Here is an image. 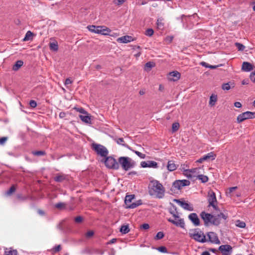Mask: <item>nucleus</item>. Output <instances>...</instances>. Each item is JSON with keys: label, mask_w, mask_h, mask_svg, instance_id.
Here are the masks:
<instances>
[{"label": "nucleus", "mask_w": 255, "mask_h": 255, "mask_svg": "<svg viewBox=\"0 0 255 255\" xmlns=\"http://www.w3.org/2000/svg\"><path fill=\"white\" fill-rule=\"evenodd\" d=\"M148 193L150 195L155 196L157 198H163L165 194V188L157 180H152L149 182L148 186Z\"/></svg>", "instance_id": "f257e3e1"}, {"label": "nucleus", "mask_w": 255, "mask_h": 255, "mask_svg": "<svg viewBox=\"0 0 255 255\" xmlns=\"http://www.w3.org/2000/svg\"><path fill=\"white\" fill-rule=\"evenodd\" d=\"M169 213L173 216L175 219L178 220L175 221L171 218L167 219V221L170 223H171L173 225L177 227H180L181 228H185V223L183 219L180 218L179 214L177 211V207L176 206L172 204V207L169 209Z\"/></svg>", "instance_id": "f03ea898"}, {"label": "nucleus", "mask_w": 255, "mask_h": 255, "mask_svg": "<svg viewBox=\"0 0 255 255\" xmlns=\"http://www.w3.org/2000/svg\"><path fill=\"white\" fill-rule=\"evenodd\" d=\"M189 236L191 239L199 243H204L208 242L205 235L204 234L203 232L199 228L190 230L189 233Z\"/></svg>", "instance_id": "7ed1b4c3"}, {"label": "nucleus", "mask_w": 255, "mask_h": 255, "mask_svg": "<svg viewBox=\"0 0 255 255\" xmlns=\"http://www.w3.org/2000/svg\"><path fill=\"white\" fill-rule=\"evenodd\" d=\"M118 163L121 165L122 168L128 171L135 165V162L128 157L121 156L118 158Z\"/></svg>", "instance_id": "20e7f679"}, {"label": "nucleus", "mask_w": 255, "mask_h": 255, "mask_svg": "<svg viewBox=\"0 0 255 255\" xmlns=\"http://www.w3.org/2000/svg\"><path fill=\"white\" fill-rule=\"evenodd\" d=\"M135 198L134 194L127 195L125 199V203L126 208L133 209L142 204L141 200H139L136 202H132V200Z\"/></svg>", "instance_id": "39448f33"}, {"label": "nucleus", "mask_w": 255, "mask_h": 255, "mask_svg": "<svg viewBox=\"0 0 255 255\" xmlns=\"http://www.w3.org/2000/svg\"><path fill=\"white\" fill-rule=\"evenodd\" d=\"M89 30L93 32L101 34L102 35H110L111 30L105 26L89 25L88 26Z\"/></svg>", "instance_id": "423d86ee"}, {"label": "nucleus", "mask_w": 255, "mask_h": 255, "mask_svg": "<svg viewBox=\"0 0 255 255\" xmlns=\"http://www.w3.org/2000/svg\"><path fill=\"white\" fill-rule=\"evenodd\" d=\"M92 148L98 155L102 157H107L108 154V150L103 145L93 143L92 144Z\"/></svg>", "instance_id": "0eeeda50"}, {"label": "nucleus", "mask_w": 255, "mask_h": 255, "mask_svg": "<svg viewBox=\"0 0 255 255\" xmlns=\"http://www.w3.org/2000/svg\"><path fill=\"white\" fill-rule=\"evenodd\" d=\"M208 202L209 203L208 207L212 206L215 210L220 211V209L217 205V200L216 194L213 191H210L208 193Z\"/></svg>", "instance_id": "6e6552de"}, {"label": "nucleus", "mask_w": 255, "mask_h": 255, "mask_svg": "<svg viewBox=\"0 0 255 255\" xmlns=\"http://www.w3.org/2000/svg\"><path fill=\"white\" fill-rule=\"evenodd\" d=\"M105 165L109 169L117 170L119 168V163L115 158L112 156L106 157L105 161Z\"/></svg>", "instance_id": "1a4fd4ad"}, {"label": "nucleus", "mask_w": 255, "mask_h": 255, "mask_svg": "<svg viewBox=\"0 0 255 255\" xmlns=\"http://www.w3.org/2000/svg\"><path fill=\"white\" fill-rule=\"evenodd\" d=\"M255 118V112L247 111L240 114L237 119V122L241 123L247 119Z\"/></svg>", "instance_id": "9d476101"}, {"label": "nucleus", "mask_w": 255, "mask_h": 255, "mask_svg": "<svg viewBox=\"0 0 255 255\" xmlns=\"http://www.w3.org/2000/svg\"><path fill=\"white\" fill-rule=\"evenodd\" d=\"M200 168H195L191 169H186L184 171V175L188 178L193 179L195 177L197 178L199 175Z\"/></svg>", "instance_id": "9b49d317"}, {"label": "nucleus", "mask_w": 255, "mask_h": 255, "mask_svg": "<svg viewBox=\"0 0 255 255\" xmlns=\"http://www.w3.org/2000/svg\"><path fill=\"white\" fill-rule=\"evenodd\" d=\"M190 182L187 180H178L175 181L173 183V187L178 190L181 189L183 187L188 186Z\"/></svg>", "instance_id": "f8f14e48"}, {"label": "nucleus", "mask_w": 255, "mask_h": 255, "mask_svg": "<svg viewBox=\"0 0 255 255\" xmlns=\"http://www.w3.org/2000/svg\"><path fill=\"white\" fill-rule=\"evenodd\" d=\"M200 217L204 221L205 226H208L210 223L211 224L213 215L210 213H207L205 211H203L200 214Z\"/></svg>", "instance_id": "ddd939ff"}, {"label": "nucleus", "mask_w": 255, "mask_h": 255, "mask_svg": "<svg viewBox=\"0 0 255 255\" xmlns=\"http://www.w3.org/2000/svg\"><path fill=\"white\" fill-rule=\"evenodd\" d=\"M219 250L222 255H231L232 253V247L229 245H221L219 247Z\"/></svg>", "instance_id": "4468645a"}, {"label": "nucleus", "mask_w": 255, "mask_h": 255, "mask_svg": "<svg viewBox=\"0 0 255 255\" xmlns=\"http://www.w3.org/2000/svg\"><path fill=\"white\" fill-rule=\"evenodd\" d=\"M207 236L209 239V240H208V241H209L212 243H214L216 244H220V241L216 233L213 232H210L207 233Z\"/></svg>", "instance_id": "2eb2a0df"}, {"label": "nucleus", "mask_w": 255, "mask_h": 255, "mask_svg": "<svg viewBox=\"0 0 255 255\" xmlns=\"http://www.w3.org/2000/svg\"><path fill=\"white\" fill-rule=\"evenodd\" d=\"M140 165L143 168L145 167H152L154 168H157L158 167V164L157 162L154 161H142L140 163Z\"/></svg>", "instance_id": "dca6fc26"}, {"label": "nucleus", "mask_w": 255, "mask_h": 255, "mask_svg": "<svg viewBox=\"0 0 255 255\" xmlns=\"http://www.w3.org/2000/svg\"><path fill=\"white\" fill-rule=\"evenodd\" d=\"M188 218L195 226H197L200 225V220L197 214L194 213H191L189 215Z\"/></svg>", "instance_id": "f3484780"}, {"label": "nucleus", "mask_w": 255, "mask_h": 255, "mask_svg": "<svg viewBox=\"0 0 255 255\" xmlns=\"http://www.w3.org/2000/svg\"><path fill=\"white\" fill-rule=\"evenodd\" d=\"M180 73L175 71L169 73L168 78L170 81H176L180 79Z\"/></svg>", "instance_id": "a211bd4d"}, {"label": "nucleus", "mask_w": 255, "mask_h": 255, "mask_svg": "<svg viewBox=\"0 0 255 255\" xmlns=\"http://www.w3.org/2000/svg\"><path fill=\"white\" fill-rule=\"evenodd\" d=\"M254 66L250 63L244 62L242 64V70L244 71L249 72L253 70Z\"/></svg>", "instance_id": "6ab92c4d"}, {"label": "nucleus", "mask_w": 255, "mask_h": 255, "mask_svg": "<svg viewBox=\"0 0 255 255\" xmlns=\"http://www.w3.org/2000/svg\"><path fill=\"white\" fill-rule=\"evenodd\" d=\"M175 201H176L177 203H178L180 206L184 208V209H186L188 211H193V208L190 206V205L187 203H186L185 202L180 201L179 200H175Z\"/></svg>", "instance_id": "aec40b11"}, {"label": "nucleus", "mask_w": 255, "mask_h": 255, "mask_svg": "<svg viewBox=\"0 0 255 255\" xmlns=\"http://www.w3.org/2000/svg\"><path fill=\"white\" fill-rule=\"evenodd\" d=\"M117 41L121 43H127L133 41V38L130 36L126 35L118 38Z\"/></svg>", "instance_id": "412c9836"}, {"label": "nucleus", "mask_w": 255, "mask_h": 255, "mask_svg": "<svg viewBox=\"0 0 255 255\" xmlns=\"http://www.w3.org/2000/svg\"><path fill=\"white\" fill-rule=\"evenodd\" d=\"M79 118L83 122L86 124L91 123V116L88 113L87 114L79 115Z\"/></svg>", "instance_id": "4be33fe9"}, {"label": "nucleus", "mask_w": 255, "mask_h": 255, "mask_svg": "<svg viewBox=\"0 0 255 255\" xmlns=\"http://www.w3.org/2000/svg\"><path fill=\"white\" fill-rule=\"evenodd\" d=\"M67 178V176L63 174H57L54 177V180L55 181L57 182H61L64 180H66Z\"/></svg>", "instance_id": "5701e85b"}, {"label": "nucleus", "mask_w": 255, "mask_h": 255, "mask_svg": "<svg viewBox=\"0 0 255 255\" xmlns=\"http://www.w3.org/2000/svg\"><path fill=\"white\" fill-rule=\"evenodd\" d=\"M17 251L16 250H14L11 248H5L4 249V255H17Z\"/></svg>", "instance_id": "b1692460"}, {"label": "nucleus", "mask_w": 255, "mask_h": 255, "mask_svg": "<svg viewBox=\"0 0 255 255\" xmlns=\"http://www.w3.org/2000/svg\"><path fill=\"white\" fill-rule=\"evenodd\" d=\"M177 166L173 161H169L167 165V169L170 171H172L177 169Z\"/></svg>", "instance_id": "393cba45"}, {"label": "nucleus", "mask_w": 255, "mask_h": 255, "mask_svg": "<svg viewBox=\"0 0 255 255\" xmlns=\"http://www.w3.org/2000/svg\"><path fill=\"white\" fill-rule=\"evenodd\" d=\"M216 157V154L214 153V152H211L208 153V154L204 155L202 157V159H205V160H214L215 159Z\"/></svg>", "instance_id": "a878e982"}, {"label": "nucleus", "mask_w": 255, "mask_h": 255, "mask_svg": "<svg viewBox=\"0 0 255 255\" xmlns=\"http://www.w3.org/2000/svg\"><path fill=\"white\" fill-rule=\"evenodd\" d=\"M23 62L22 60H18L13 65L12 70L14 71L18 70V69L23 65Z\"/></svg>", "instance_id": "bb28decb"}, {"label": "nucleus", "mask_w": 255, "mask_h": 255, "mask_svg": "<svg viewBox=\"0 0 255 255\" xmlns=\"http://www.w3.org/2000/svg\"><path fill=\"white\" fill-rule=\"evenodd\" d=\"M217 101V96L216 95L212 94L210 97L209 105L211 107L215 106L216 102Z\"/></svg>", "instance_id": "cd10ccee"}, {"label": "nucleus", "mask_w": 255, "mask_h": 255, "mask_svg": "<svg viewBox=\"0 0 255 255\" xmlns=\"http://www.w3.org/2000/svg\"><path fill=\"white\" fill-rule=\"evenodd\" d=\"M200 64L203 67H205L206 68H210L212 69H216L218 67H219V66L222 65L221 64H220L219 65H211L204 61H202V62H200Z\"/></svg>", "instance_id": "c85d7f7f"}, {"label": "nucleus", "mask_w": 255, "mask_h": 255, "mask_svg": "<svg viewBox=\"0 0 255 255\" xmlns=\"http://www.w3.org/2000/svg\"><path fill=\"white\" fill-rule=\"evenodd\" d=\"M221 223V219L219 216L217 215H213V217L212 219L211 224L215 226H218Z\"/></svg>", "instance_id": "c756f323"}, {"label": "nucleus", "mask_w": 255, "mask_h": 255, "mask_svg": "<svg viewBox=\"0 0 255 255\" xmlns=\"http://www.w3.org/2000/svg\"><path fill=\"white\" fill-rule=\"evenodd\" d=\"M155 66V63L153 62H148L144 66V70L146 71H150L152 68Z\"/></svg>", "instance_id": "7c9ffc66"}, {"label": "nucleus", "mask_w": 255, "mask_h": 255, "mask_svg": "<svg viewBox=\"0 0 255 255\" xmlns=\"http://www.w3.org/2000/svg\"><path fill=\"white\" fill-rule=\"evenodd\" d=\"M49 48L51 50L57 51L58 49V45L57 41L50 42Z\"/></svg>", "instance_id": "2f4dec72"}, {"label": "nucleus", "mask_w": 255, "mask_h": 255, "mask_svg": "<svg viewBox=\"0 0 255 255\" xmlns=\"http://www.w3.org/2000/svg\"><path fill=\"white\" fill-rule=\"evenodd\" d=\"M120 232L123 234H126L129 232V226L128 225H122L120 229Z\"/></svg>", "instance_id": "473e14b6"}, {"label": "nucleus", "mask_w": 255, "mask_h": 255, "mask_svg": "<svg viewBox=\"0 0 255 255\" xmlns=\"http://www.w3.org/2000/svg\"><path fill=\"white\" fill-rule=\"evenodd\" d=\"M163 18L162 17L158 18L157 20V26L159 29H163L164 28Z\"/></svg>", "instance_id": "72a5a7b5"}, {"label": "nucleus", "mask_w": 255, "mask_h": 255, "mask_svg": "<svg viewBox=\"0 0 255 255\" xmlns=\"http://www.w3.org/2000/svg\"><path fill=\"white\" fill-rule=\"evenodd\" d=\"M31 153L36 156H44L46 154V153L44 150H39V151H32L31 152Z\"/></svg>", "instance_id": "f704fd0d"}, {"label": "nucleus", "mask_w": 255, "mask_h": 255, "mask_svg": "<svg viewBox=\"0 0 255 255\" xmlns=\"http://www.w3.org/2000/svg\"><path fill=\"white\" fill-rule=\"evenodd\" d=\"M197 178L200 180L201 182L204 183L207 182L209 180L208 176L202 174H199Z\"/></svg>", "instance_id": "c9c22d12"}, {"label": "nucleus", "mask_w": 255, "mask_h": 255, "mask_svg": "<svg viewBox=\"0 0 255 255\" xmlns=\"http://www.w3.org/2000/svg\"><path fill=\"white\" fill-rule=\"evenodd\" d=\"M16 190V187H15V185H12L10 188H9V189L8 190H7L5 194L7 196H10L11 195L13 192H14Z\"/></svg>", "instance_id": "e433bc0d"}, {"label": "nucleus", "mask_w": 255, "mask_h": 255, "mask_svg": "<svg viewBox=\"0 0 255 255\" xmlns=\"http://www.w3.org/2000/svg\"><path fill=\"white\" fill-rule=\"evenodd\" d=\"M33 36V33L30 31H28L25 35V37L23 39V41H28L30 39H32Z\"/></svg>", "instance_id": "4c0bfd02"}, {"label": "nucleus", "mask_w": 255, "mask_h": 255, "mask_svg": "<svg viewBox=\"0 0 255 255\" xmlns=\"http://www.w3.org/2000/svg\"><path fill=\"white\" fill-rule=\"evenodd\" d=\"M236 225L239 228H244L246 227V223L244 221L238 220L236 222Z\"/></svg>", "instance_id": "58836bf2"}, {"label": "nucleus", "mask_w": 255, "mask_h": 255, "mask_svg": "<svg viewBox=\"0 0 255 255\" xmlns=\"http://www.w3.org/2000/svg\"><path fill=\"white\" fill-rule=\"evenodd\" d=\"M235 45L239 51H243L245 48V46L243 44L239 42H236Z\"/></svg>", "instance_id": "ea45409f"}, {"label": "nucleus", "mask_w": 255, "mask_h": 255, "mask_svg": "<svg viewBox=\"0 0 255 255\" xmlns=\"http://www.w3.org/2000/svg\"><path fill=\"white\" fill-rule=\"evenodd\" d=\"M55 208L59 210L65 209L66 204L64 203L59 202L55 205Z\"/></svg>", "instance_id": "a19ab883"}, {"label": "nucleus", "mask_w": 255, "mask_h": 255, "mask_svg": "<svg viewBox=\"0 0 255 255\" xmlns=\"http://www.w3.org/2000/svg\"><path fill=\"white\" fill-rule=\"evenodd\" d=\"M179 128V124L178 123H174L172 125V130L173 132L177 131Z\"/></svg>", "instance_id": "79ce46f5"}, {"label": "nucleus", "mask_w": 255, "mask_h": 255, "mask_svg": "<svg viewBox=\"0 0 255 255\" xmlns=\"http://www.w3.org/2000/svg\"><path fill=\"white\" fill-rule=\"evenodd\" d=\"M164 236V234L162 232H159L157 233L156 235L154 237V239L158 240L162 239Z\"/></svg>", "instance_id": "37998d69"}, {"label": "nucleus", "mask_w": 255, "mask_h": 255, "mask_svg": "<svg viewBox=\"0 0 255 255\" xmlns=\"http://www.w3.org/2000/svg\"><path fill=\"white\" fill-rule=\"evenodd\" d=\"M73 109L76 110L77 112H79L80 113L83 114H87V112L86 111L84 108H77L75 107Z\"/></svg>", "instance_id": "c03bdc74"}, {"label": "nucleus", "mask_w": 255, "mask_h": 255, "mask_svg": "<svg viewBox=\"0 0 255 255\" xmlns=\"http://www.w3.org/2000/svg\"><path fill=\"white\" fill-rule=\"evenodd\" d=\"M133 152H134L138 157H139L140 158L144 159L145 158L146 155L145 154L142 153L138 151L134 150H131Z\"/></svg>", "instance_id": "a18cd8bd"}, {"label": "nucleus", "mask_w": 255, "mask_h": 255, "mask_svg": "<svg viewBox=\"0 0 255 255\" xmlns=\"http://www.w3.org/2000/svg\"><path fill=\"white\" fill-rule=\"evenodd\" d=\"M62 249L61 246L60 245H58L57 246H55L52 249V251L54 253H56L59 252Z\"/></svg>", "instance_id": "49530a36"}, {"label": "nucleus", "mask_w": 255, "mask_h": 255, "mask_svg": "<svg viewBox=\"0 0 255 255\" xmlns=\"http://www.w3.org/2000/svg\"><path fill=\"white\" fill-rule=\"evenodd\" d=\"M16 198L19 201H25L28 199V197L24 196L21 194H18L16 195Z\"/></svg>", "instance_id": "de8ad7c7"}, {"label": "nucleus", "mask_w": 255, "mask_h": 255, "mask_svg": "<svg viewBox=\"0 0 255 255\" xmlns=\"http://www.w3.org/2000/svg\"><path fill=\"white\" fill-rule=\"evenodd\" d=\"M157 250L159 252H161V253H167V249H166V248L165 247H164V246H161V247H158L157 248Z\"/></svg>", "instance_id": "09e8293b"}, {"label": "nucleus", "mask_w": 255, "mask_h": 255, "mask_svg": "<svg viewBox=\"0 0 255 255\" xmlns=\"http://www.w3.org/2000/svg\"><path fill=\"white\" fill-rule=\"evenodd\" d=\"M117 142L119 144H121L123 146H126L127 145L125 143V142L124 141V139L123 138L121 137V138H119L118 139H117Z\"/></svg>", "instance_id": "8fccbe9b"}, {"label": "nucleus", "mask_w": 255, "mask_h": 255, "mask_svg": "<svg viewBox=\"0 0 255 255\" xmlns=\"http://www.w3.org/2000/svg\"><path fill=\"white\" fill-rule=\"evenodd\" d=\"M153 30L151 28L147 29L145 31V35L148 36H151L153 34Z\"/></svg>", "instance_id": "3c124183"}, {"label": "nucleus", "mask_w": 255, "mask_h": 255, "mask_svg": "<svg viewBox=\"0 0 255 255\" xmlns=\"http://www.w3.org/2000/svg\"><path fill=\"white\" fill-rule=\"evenodd\" d=\"M217 216H219V217L220 219L221 218H222L225 220H226L228 218V215L227 214H224L223 213H220V214H218Z\"/></svg>", "instance_id": "603ef678"}, {"label": "nucleus", "mask_w": 255, "mask_h": 255, "mask_svg": "<svg viewBox=\"0 0 255 255\" xmlns=\"http://www.w3.org/2000/svg\"><path fill=\"white\" fill-rule=\"evenodd\" d=\"M74 220L76 223H81L83 221V219L81 216H77L75 218Z\"/></svg>", "instance_id": "864d4df0"}, {"label": "nucleus", "mask_w": 255, "mask_h": 255, "mask_svg": "<svg viewBox=\"0 0 255 255\" xmlns=\"http://www.w3.org/2000/svg\"><path fill=\"white\" fill-rule=\"evenodd\" d=\"M230 88L231 87L229 83H225L222 85V89L224 90H229Z\"/></svg>", "instance_id": "5fc2aeb1"}, {"label": "nucleus", "mask_w": 255, "mask_h": 255, "mask_svg": "<svg viewBox=\"0 0 255 255\" xmlns=\"http://www.w3.org/2000/svg\"><path fill=\"white\" fill-rule=\"evenodd\" d=\"M173 39V36H167L165 38V41L167 42V43H170Z\"/></svg>", "instance_id": "6e6d98bb"}, {"label": "nucleus", "mask_w": 255, "mask_h": 255, "mask_svg": "<svg viewBox=\"0 0 255 255\" xmlns=\"http://www.w3.org/2000/svg\"><path fill=\"white\" fill-rule=\"evenodd\" d=\"M29 105L31 108H35L37 106V103L34 100H31L29 102Z\"/></svg>", "instance_id": "4d7b16f0"}, {"label": "nucleus", "mask_w": 255, "mask_h": 255, "mask_svg": "<svg viewBox=\"0 0 255 255\" xmlns=\"http://www.w3.org/2000/svg\"><path fill=\"white\" fill-rule=\"evenodd\" d=\"M250 79L253 82L255 83V70L254 72L251 73Z\"/></svg>", "instance_id": "13d9d810"}, {"label": "nucleus", "mask_w": 255, "mask_h": 255, "mask_svg": "<svg viewBox=\"0 0 255 255\" xmlns=\"http://www.w3.org/2000/svg\"><path fill=\"white\" fill-rule=\"evenodd\" d=\"M94 234V233L93 231H89L87 232L86 234V236L87 238H90L92 237Z\"/></svg>", "instance_id": "bf43d9fd"}, {"label": "nucleus", "mask_w": 255, "mask_h": 255, "mask_svg": "<svg viewBox=\"0 0 255 255\" xmlns=\"http://www.w3.org/2000/svg\"><path fill=\"white\" fill-rule=\"evenodd\" d=\"M140 228L144 230H147L149 228V225L148 224L144 223L141 225Z\"/></svg>", "instance_id": "052dcab7"}, {"label": "nucleus", "mask_w": 255, "mask_h": 255, "mask_svg": "<svg viewBox=\"0 0 255 255\" xmlns=\"http://www.w3.org/2000/svg\"><path fill=\"white\" fill-rule=\"evenodd\" d=\"M7 137H2L0 138V144H3L7 140Z\"/></svg>", "instance_id": "680f3d73"}, {"label": "nucleus", "mask_w": 255, "mask_h": 255, "mask_svg": "<svg viewBox=\"0 0 255 255\" xmlns=\"http://www.w3.org/2000/svg\"><path fill=\"white\" fill-rule=\"evenodd\" d=\"M125 2V0H115L114 2L117 5H121Z\"/></svg>", "instance_id": "e2e57ef3"}, {"label": "nucleus", "mask_w": 255, "mask_h": 255, "mask_svg": "<svg viewBox=\"0 0 255 255\" xmlns=\"http://www.w3.org/2000/svg\"><path fill=\"white\" fill-rule=\"evenodd\" d=\"M72 81L69 79V78H67L65 81V85H69V84H72Z\"/></svg>", "instance_id": "0e129e2a"}, {"label": "nucleus", "mask_w": 255, "mask_h": 255, "mask_svg": "<svg viewBox=\"0 0 255 255\" xmlns=\"http://www.w3.org/2000/svg\"><path fill=\"white\" fill-rule=\"evenodd\" d=\"M234 106L236 108H240L242 107V104L239 102H236L234 103Z\"/></svg>", "instance_id": "69168bd1"}, {"label": "nucleus", "mask_w": 255, "mask_h": 255, "mask_svg": "<svg viewBox=\"0 0 255 255\" xmlns=\"http://www.w3.org/2000/svg\"><path fill=\"white\" fill-rule=\"evenodd\" d=\"M66 113L63 112H60L59 114V118L61 119L65 118L66 117Z\"/></svg>", "instance_id": "338daca9"}, {"label": "nucleus", "mask_w": 255, "mask_h": 255, "mask_svg": "<svg viewBox=\"0 0 255 255\" xmlns=\"http://www.w3.org/2000/svg\"><path fill=\"white\" fill-rule=\"evenodd\" d=\"M117 239H112V240H111L109 242H108L107 244V245H109V244H114L116 242Z\"/></svg>", "instance_id": "774afa93"}]
</instances>
